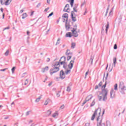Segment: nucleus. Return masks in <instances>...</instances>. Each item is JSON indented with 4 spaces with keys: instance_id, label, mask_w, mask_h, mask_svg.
<instances>
[{
    "instance_id": "obj_58",
    "label": "nucleus",
    "mask_w": 126,
    "mask_h": 126,
    "mask_svg": "<svg viewBox=\"0 0 126 126\" xmlns=\"http://www.w3.org/2000/svg\"><path fill=\"white\" fill-rule=\"evenodd\" d=\"M86 13H87V9H86V10L84 13V15H85V14H86Z\"/></svg>"
},
{
    "instance_id": "obj_2",
    "label": "nucleus",
    "mask_w": 126,
    "mask_h": 126,
    "mask_svg": "<svg viewBox=\"0 0 126 126\" xmlns=\"http://www.w3.org/2000/svg\"><path fill=\"white\" fill-rule=\"evenodd\" d=\"M60 70V62H56L54 65L53 67L50 70L51 75H53V73H56Z\"/></svg>"
},
{
    "instance_id": "obj_47",
    "label": "nucleus",
    "mask_w": 126,
    "mask_h": 126,
    "mask_svg": "<svg viewBox=\"0 0 126 126\" xmlns=\"http://www.w3.org/2000/svg\"><path fill=\"white\" fill-rule=\"evenodd\" d=\"M75 7H73V10L75 12H77V10L75 9Z\"/></svg>"
},
{
    "instance_id": "obj_4",
    "label": "nucleus",
    "mask_w": 126,
    "mask_h": 126,
    "mask_svg": "<svg viewBox=\"0 0 126 126\" xmlns=\"http://www.w3.org/2000/svg\"><path fill=\"white\" fill-rule=\"evenodd\" d=\"M107 85V82H105V84L103 85L102 87V94L103 95V100H105L106 99H107V94H108V89H105L106 88V86Z\"/></svg>"
},
{
    "instance_id": "obj_30",
    "label": "nucleus",
    "mask_w": 126,
    "mask_h": 126,
    "mask_svg": "<svg viewBox=\"0 0 126 126\" xmlns=\"http://www.w3.org/2000/svg\"><path fill=\"white\" fill-rule=\"evenodd\" d=\"M106 126H111V122L110 121H106Z\"/></svg>"
},
{
    "instance_id": "obj_36",
    "label": "nucleus",
    "mask_w": 126,
    "mask_h": 126,
    "mask_svg": "<svg viewBox=\"0 0 126 126\" xmlns=\"http://www.w3.org/2000/svg\"><path fill=\"white\" fill-rule=\"evenodd\" d=\"M51 114H52V111L48 110L47 111V115H48V116H50V115H51Z\"/></svg>"
},
{
    "instance_id": "obj_29",
    "label": "nucleus",
    "mask_w": 126,
    "mask_h": 126,
    "mask_svg": "<svg viewBox=\"0 0 126 126\" xmlns=\"http://www.w3.org/2000/svg\"><path fill=\"white\" fill-rule=\"evenodd\" d=\"M95 105V99H94L91 104V107H93Z\"/></svg>"
},
{
    "instance_id": "obj_18",
    "label": "nucleus",
    "mask_w": 126,
    "mask_h": 126,
    "mask_svg": "<svg viewBox=\"0 0 126 126\" xmlns=\"http://www.w3.org/2000/svg\"><path fill=\"white\" fill-rule=\"evenodd\" d=\"M58 116H59V113L58 112H55L52 115L53 118H55V119H57V118H58Z\"/></svg>"
},
{
    "instance_id": "obj_27",
    "label": "nucleus",
    "mask_w": 126,
    "mask_h": 126,
    "mask_svg": "<svg viewBox=\"0 0 126 126\" xmlns=\"http://www.w3.org/2000/svg\"><path fill=\"white\" fill-rule=\"evenodd\" d=\"M114 90L118 91V84H115L114 85Z\"/></svg>"
},
{
    "instance_id": "obj_48",
    "label": "nucleus",
    "mask_w": 126,
    "mask_h": 126,
    "mask_svg": "<svg viewBox=\"0 0 126 126\" xmlns=\"http://www.w3.org/2000/svg\"><path fill=\"white\" fill-rule=\"evenodd\" d=\"M109 10V8H108L106 10V14H105V16H107V14L108 13V11Z\"/></svg>"
},
{
    "instance_id": "obj_17",
    "label": "nucleus",
    "mask_w": 126,
    "mask_h": 126,
    "mask_svg": "<svg viewBox=\"0 0 126 126\" xmlns=\"http://www.w3.org/2000/svg\"><path fill=\"white\" fill-rule=\"evenodd\" d=\"M12 0H6V1H5V5H9L10 4V2H11Z\"/></svg>"
},
{
    "instance_id": "obj_7",
    "label": "nucleus",
    "mask_w": 126,
    "mask_h": 126,
    "mask_svg": "<svg viewBox=\"0 0 126 126\" xmlns=\"http://www.w3.org/2000/svg\"><path fill=\"white\" fill-rule=\"evenodd\" d=\"M93 98V96L92 95V94H90L88 95L86 98L85 101H84V102H83L82 106H83V105H85V104H86L87 102H88L89 101H90V100H91V99H92Z\"/></svg>"
},
{
    "instance_id": "obj_23",
    "label": "nucleus",
    "mask_w": 126,
    "mask_h": 126,
    "mask_svg": "<svg viewBox=\"0 0 126 126\" xmlns=\"http://www.w3.org/2000/svg\"><path fill=\"white\" fill-rule=\"evenodd\" d=\"M23 17H22V19H24L25 18H26L27 16V14L26 13H25L24 14H23Z\"/></svg>"
},
{
    "instance_id": "obj_39",
    "label": "nucleus",
    "mask_w": 126,
    "mask_h": 126,
    "mask_svg": "<svg viewBox=\"0 0 126 126\" xmlns=\"http://www.w3.org/2000/svg\"><path fill=\"white\" fill-rule=\"evenodd\" d=\"M28 84V79H27L25 81V85H27Z\"/></svg>"
},
{
    "instance_id": "obj_59",
    "label": "nucleus",
    "mask_w": 126,
    "mask_h": 126,
    "mask_svg": "<svg viewBox=\"0 0 126 126\" xmlns=\"http://www.w3.org/2000/svg\"><path fill=\"white\" fill-rule=\"evenodd\" d=\"M113 12V11L111 10L109 13V15H112V13Z\"/></svg>"
},
{
    "instance_id": "obj_9",
    "label": "nucleus",
    "mask_w": 126,
    "mask_h": 126,
    "mask_svg": "<svg viewBox=\"0 0 126 126\" xmlns=\"http://www.w3.org/2000/svg\"><path fill=\"white\" fill-rule=\"evenodd\" d=\"M76 30H77V29L76 28H73L71 30L74 37H78V32H76Z\"/></svg>"
},
{
    "instance_id": "obj_42",
    "label": "nucleus",
    "mask_w": 126,
    "mask_h": 126,
    "mask_svg": "<svg viewBox=\"0 0 126 126\" xmlns=\"http://www.w3.org/2000/svg\"><path fill=\"white\" fill-rule=\"evenodd\" d=\"M114 50H117L118 49V46H117V44H115L114 46Z\"/></svg>"
},
{
    "instance_id": "obj_57",
    "label": "nucleus",
    "mask_w": 126,
    "mask_h": 126,
    "mask_svg": "<svg viewBox=\"0 0 126 126\" xmlns=\"http://www.w3.org/2000/svg\"><path fill=\"white\" fill-rule=\"evenodd\" d=\"M50 1H51V0H47V3H48V4H50Z\"/></svg>"
},
{
    "instance_id": "obj_35",
    "label": "nucleus",
    "mask_w": 126,
    "mask_h": 126,
    "mask_svg": "<svg viewBox=\"0 0 126 126\" xmlns=\"http://www.w3.org/2000/svg\"><path fill=\"white\" fill-rule=\"evenodd\" d=\"M60 110H63V109H64V105H62L60 106Z\"/></svg>"
},
{
    "instance_id": "obj_22",
    "label": "nucleus",
    "mask_w": 126,
    "mask_h": 126,
    "mask_svg": "<svg viewBox=\"0 0 126 126\" xmlns=\"http://www.w3.org/2000/svg\"><path fill=\"white\" fill-rule=\"evenodd\" d=\"M41 98H42L41 96H39L35 100V103H38V102L40 101V100H41Z\"/></svg>"
},
{
    "instance_id": "obj_25",
    "label": "nucleus",
    "mask_w": 126,
    "mask_h": 126,
    "mask_svg": "<svg viewBox=\"0 0 126 126\" xmlns=\"http://www.w3.org/2000/svg\"><path fill=\"white\" fill-rule=\"evenodd\" d=\"M116 63H117V58H114L113 59V63L114 66H116Z\"/></svg>"
},
{
    "instance_id": "obj_40",
    "label": "nucleus",
    "mask_w": 126,
    "mask_h": 126,
    "mask_svg": "<svg viewBox=\"0 0 126 126\" xmlns=\"http://www.w3.org/2000/svg\"><path fill=\"white\" fill-rule=\"evenodd\" d=\"M54 14V12H51L48 16V18H49V17H51V16H52V15H53Z\"/></svg>"
},
{
    "instance_id": "obj_49",
    "label": "nucleus",
    "mask_w": 126,
    "mask_h": 126,
    "mask_svg": "<svg viewBox=\"0 0 126 126\" xmlns=\"http://www.w3.org/2000/svg\"><path fill=\"white\" fill-rule=\"evenodd\" d=\"M6 69H7V68L0 69V71H5V70H6Z\"/></svg>"
},
{
    "instance_id": "obj_15",
    "label": "nucleus",
    "mask_w": 126,
    "mask_h": 126,
    "mask_svg": "<svg viewBox=\"0 0 126 126\" xmlns=\"http://www.w3.org/2000/svg\"><path fill=\"white\" fill-rule=\"evenodd\" d=\"M65 54L66 56H72V53H71L70 50H69V49L67 50Z\"/></svg>"
},
{
    "instance_id": "obj_52",
    "label": "nucleus",
    "mask_w": 126,
    "mask_h": 126,
    "mask_svg": "<svg viewBox=\"0 0 126 126\" xmlns=\"http://www.w3.org/2000/svg\"><path fill=\"white\" fill-rule=\"evenodd\" d=\"M88 75V72H86V74H85V78H86V77Z\"/></svg>"
},
{
    "instance_id": "obj_21",
    "label": "nucleus",
    "mask_w": 126,
    "mask_h": 126,
    "mask_svg": "<svg viewBox=\"0 0 126 126\" xmlns=\"http://www.w3.org/2000/svg\"><path fill=\"white\" fill-rule=\"evenodd\" d=\"M50 101H51V100L49 98L47 99L46 100H45V102L44 103V105L45 106H47V105H48V104H49V102H50Z\"/></svg>"
},
{
    "instance_id": "obj_20",
    "label": "nucleus",
    "mask_w": 126,
    "mask_h": 126,
    "mask_svg": "<svg viewBox=\"0 0 126 126\" xmlns=\"http://www.w3.org/2000/svg\"><path fill=\"white\" fill-rule=\"evenodd\" d=\"M109 26H110V25L109 24V22H108L107 24L106 25V30H105L106 34H107V33H108V29H109Z\"/></svg>"
},
{
    "instance_id": "obj_41",
    "label": "nucleus",
    "mask_w": 126,
    "mask_h": 126,
    "mask_svg": "<svg viewBox=\"0 0 126 126\" xmlns=\"http://www.w3.org/2000/svg\"><path fill=\"white\" fill-rule=\"evenodd\" d=\"M49 9H50V7H47V8H45L44 10V12H47V11H48V10Z\"/></svg>"
},
{
    "instance_id": "obj_10",
    "label": "nucleus",
    "mask_w": 126,
    "mask_h": 126,
    "mask_svg": "<svg viewBox=\"0 0 126 126\" xmlns=\"http://www.w3.org/2000/svg\"><path fill=\"white\" fill-rule=\"evenodd\" d=\"M115 93L116 92H115V90L112 89L110 91V98H111V99L115 98Z\"/></svg>"
},
{
    "instance_id": "obj_62",
    "label": "nucleus",
    "mask_w": 126,
    "mask_h": 126,
    "mask_svg": "<svg viewBox=\"0 0 126 126\" xmlns=\"http://www.w3.org/2000/svg\"><path fill=\"white\" fill-rule=\"evenodd\" d=\"M52 83H50L49 84H48V86H52Z\"/></svg>"
},
{
    "instance_id": "obj_16",
    "label": "nucleus",
    "mask_w": 126,
    "mask_h": 126,
    "mask_svg": "<svg viewBox=\"0 0 126 126\" xmlns=\"http://www.w3.org/2000/svg\"><path fill=\"white\" fill-rule=\"evenodd\" d=\"M63 18L66 19V23L67 22V18H68V15L67 13L64 14L63 16Z\"/></svg>"
},
{
    "instance_id": "obj_28",
    "label": "nucleus",
    "mask_w": 126,
    "mask_h": 126,
    "mask_svg": "<svg viewBox=\"0 0 126 126\" xmlns=\"http://www.w3.org/2000/svg\"><path fill=\"white\" fill-rule=\"evenodd\" d=\"M0 3L2 5L5 4V0H0Z\"/></svg>"
},
{
    "instance_id": "obj_46",
    "label": "nucleus",
    "mask_w": 126,
    "mask_h": 126,
    "mask_svg": "<svg viewBox=\"0 0 126 126\" xmlns=\"http://www.w3.org/2000/svg\"><path fill=\"white\" fill-rule=\"evenodd\" d=\"M112 69H113V67H111V68L109 67L108 70L109 71H112Z\"/></svg>"
},
{
    "instance_id": "obj_1",
    "label": "nucleus",
    "mask_w": 126,
    "mask_h": 126,
    "mask_svg": "<svg viewBox=\"0 0 126 126\" xmlns=\"http://www.w3.org/2000/svg\"><path fill=\"white\" fill-rule=\"evenodd\" d=\"M101 115V108H98L94 111V114L93 115L91 120L92 121H94L95 117H96V121L97 122V126H105V123L102 124V119H100V116Z\"/></svg>"
},
{
    "instance_id": "obj_45",
    "label": "nucleus",
    "mask_w": 126,
    "mask_h": 126,
    "mask_svg": "<svg viewBox=\"0 0 126 126\" xmlns=\"http://www.w3.org/2000/svg\"><path fill=\"white\" fill-rule=\"evenodd\" d=\"M27 35H28V36H30V32L28 31L27 32Z\"/></svg>"
},
{
    "instance_id": "obj_33",
    "label": "nucleus",
    "mask_w": 126,
    "mask_h": 126,
    "mask_svg": "<svg viewBox=\"0 0 126 126\" xmlns=\"http://www.w3.org/2000/svg\"><path fill=\"white\" fill-rule=\"evenodd\" d=\"M14 70H15V67H13L11 69L12 73H14Z\"/></svg>"
},
{
    "instance_id": "obj_32",
    "label": "nucleus",
    "mask_w": 126,
    "mask_h": 126,
    "mask_svg": "<svg viewBox=\"0 0 126 126\" xmlns=\"http://www.w3.org/2000/svg\"><path fill=\"white\" fill-rule=\"evenodd\" d=\"M60 41H61V38H58L57 40V41L56 43V46H57V45H59L60 44Z\"/></svg>"
},
{
    "instance_id": "obj_34",
    "label": "nucleus",
    "mask_w": 126,
    "mask_h": 126,
    "mask_svg": "<svg viewBox=\"0 0 126 126\" xmlns=\"http://www.w3.org/2000/svg\"><path fill=\"white\" fill-rule=\"evenodd\" d=\"M9 54V50H7L6 52L4 53L5 56H8Z\"/></svg>"
},
{
    "instance_id": "obj_64",
    "label": "nucleus",
    "mask_w": 126,
    "mask_h": 126,
    "mask_svg": "<svg viewBox=\"0 0 126 126\" xmlns=\"http://www.w3.org/2000/svg\"><path fill=\"white\" fill-rule=\"evenodd\" d=\"M36 126L34 123L32 124L31 126Z\"/></svg>"
},
{
    "instance_id": "obj_43",
    "label": "nucleus",
    "mask_w": 126,
    "mask_h": 126,
    "mask_svg": "<svg viewBox=\"0 0 126 126\" xmlns=\"http://www.w3.org/2000/svg\"><path fill=\"white\" fill-rule=\"evenodd\" d=\"M102 82H100L99 84H98V86H99V87H101V86H102Z\"/></svg>"
},
{
    "instance_id": "obj_31",
    "label": "nucleus",
    "mask_w": 126,
    "mask_h": 126,
    "mask_svg": "<svg viewBox=\"0 0 126 126\" xmlns=\"http://www.w3.org/2000/svg\"><path fill=\"white\" fill-rule=\"evenodd\" d=\"M72 55H68L67 57V61H69L71 59Z\"/></svg>"
},
{
    "instance_id": "obj_38",
    "label": "nucleus",
    "mask_w": 126,
    "mask_h": 126,
    "mask_svg": "<svg viewBox=\"0 0 126 126\" xmlns=\"http://www.w3.org/2000/svg\"><path fill=\"white\" fill-rule=\"evenodd\" d=\"M60 93H61V91H59L58 93H57L56 96L57 97H60Z\"/></svg>"
},
{
    "instance_id": "obj_56",
    "label": "nucleus",
    "mask_w": 126,
    "mask_h": 126,
    "mask_svg": "<svg viewBox=\"0 0 126 126\" xmlns=\"http://www.w3.org/2000/svg\"><path fill=\"white\" fill-rule=\"evenodd\" d=\"M46 62H47L48 63H49V62H50V58H48L47 60H46Z\"/></svg>"
},
{
    "instance_id": "obj_3",
    "label": "nucleus",
    "mask_w": 126,
    "mask_h": 126,
    "mask_svg": "<svg viewBox=\"0 0 126 126\" xmlns=\"http://www.w3.org/2000/svg\"><path fill=\"white\" fill-rule=\"evenodd\" d=\"M119 89L120 93L123 95L126 94L125 91H126V87L125 85V84L123 82H120L119 86Z\"/></svg>"
},
{
    "instance_id": "obj_19",
    "label": "nucleus",
    "mask_w": 126,
    "mask_h": 126,
    "mask_svg": "<svg viewBox=\"0 0 126 126\" xmlns=\"http://www.w3.org/2000/svg\"><path fill=\"white\" fill-rule=\"evenodd\" d=\"M65 28L66 30L68 31L69 30V28H70V26L67 24V22L65 23Z\"/></svg>"
},
{
    "instance_id": "obj_26",
    "label": "nucleus",
    "mask_w": 126,
    "mask_h": 126,
    "mask_svg": "<svg viewBox=\"0 0 126 126\" xmlns=\"http://www.w3.org/2000/svg\"><path fill=\"white\" fill-rule=\"evenodd\" d=\"M70 34V32H67L65 35L66 37H69L70 38L71 37V34Z\"/></svg>"
},
{
    "instance_id": "obj_53",
    "label": "nucleus",
    "mask_w": 126,
    "mask_h": 126,
    "mask_svg": "<svg viewBox=\"0 0 126 126\" xmlns=\"http://www.w3.org/2000/svg\"><path fill=\"white\" fill-rule=\"evenodd\" d=\"M29 113H30V111H28L26 113V116H28L29 115Z\"/></svg>"
},
{
    "instance_id": "obj_6",
    "label": "nucleus",
    "mask_w": 126,
    "mask_h": 126,
    "mask_svg": "<svg viewBox=\"0 0 126 126\" xmlns=\"http://www.w3.org/2000/svg\"><path fill=\"white\" fill-rule=\"evenodd\" d=\"M59 62H60L59 63L60 65L61 64V65H63V67L65 69V68H66V66L67 65V64H66V63H65V57H61Z\"/></svg>"
},
{
    "instance_id": "obj_51",
    "label": "nucleus",
    "mask_w": 126,
    "mask_h": 126,
    "mask_svg": "<svg viewBox=\"0 0 126 126\" xmlns=\"http://www.w3.org/2000/svg\"><path fill=\"white\" fill-rule=\"evenodd\" d=\"M8 29H9V27H6V28H5L3 29V30H8Z\"/></svg>"
},
{
    "instance_id": "obj_24",
    "label": "nucleus",
    "mask_w": 126,
    "mask_h": 126,
    "mask_svg": "<svg viewBox=\"0 0 126 126\" xmlns=\"http://www.w3.org/2000/svg\"><path fill=\"white\" fill-rule=\"evenodd\" d=\"M75 45H76L75 43L72 42L71 43V49H74V48L75 47Z\"/></svg>"
},
{
    "instance_id": "obj_50",
    "label": "nucleus",
    "mask_w": 126,
    "mask_h": 126,
    "mask_svg": "<svg viewBox=\"0 0 126 126\" xmlns=\"http://www.w3.org/2000/svg\"><path fill=\"white\" fill-rule=\"evenodd\" d=\"M85 126H90V124L89 123H86Z\"/></svg>"
},
{
    "instance_id": "obj_60",
    "label": "nucleus",
    "mask_w": 126,
    "mask_h": 126,
    "mask_svg": "<svg viewBox=\"0 0 126 126\" xmlns=\"http://www.w3.org/2000/svg\"><path fill=\"white\" fill-rule=\"evenodd\" d=\"M74 2V0H71L70 1V3H73Z\"/></svg>"
},
{
    "instance_id": "obj_13",
    "label": "nucleus",
    "mask_w": 126,
    "mask_h": 126,
    "mask_svg": "<svg viewBox=\"0 0 126 126\" xmlns=\"http://www.w3.org/2000/svg\"><path fill=\"white\" fill-rule=\"evenodd\" d=\"M49 70V66H46L45 67L42 68L41 69V72L43 73L46 72V71H48Z\"/></svg>"
},
{
    "instance_id": "obj_11",
    "label": "nucleus",
    "mask_w": 126,
    "mask_h": 126,
    "mask_svg": "<svg viewBox=\"0 0 126 126\" xmlns=\"http://www.w3.org/2000/svg\"><path fill=\"white\" fill-rule=\"evenodd\" d=\"M63 11H64L65 12H69V4H67L65 5Z\"/></svg>"
},
{
    "instance_id": "obj_55",
    "label": "nucleus",
    "mask_w": 126,
    "mask_h": 126,
    "mask_svg": "<svg viewBox=\"0 0 126 126\" xmlns=\"http://www.w3.org/2000/svg\"><path fill=\"white\" fill-rule=\"evenodd\" d=\"M34 14V11H32L31 14V16H32Z\"/></svg>"
},
{
    "instance_id": "obj_61",
    "label": "nucleus",
    "mask_w": 126,
    "mask_h": 126,
    "mask_svg": "<svg viewBox=\"0 0 126 126\" xmlns=\"http://www.w3.org/2000/svg\"><path fill=\"white\" fill-rule=\"evenodd\" d=\"M74 28H76V29H77V25H75V26H74Z\"/></svg>"
},
{
    "instance_id": "obj_37",
    "label": "nucleus",
    "mask_w": 126,
    "mask_h": 126,
    "mask_svg": "<svg viewBox=\"0 0 126 126\" xmlns=\"http://www.w3.org/2000/svg\"><path fill=\"white\" fill-rule=\"evenodd\" d=\"M70 90H71L70 87H67L66 91H67L68 92H69L70 91Z\"/></svg>"
},
{
    "instance_id": "obj_8",
    "label": "nucleus",
    "mask_w": 126,
    "mask_h": 126,
    "mask_svg": "<svg viewBox=\"0 0 126 126\" xmlns=\"http://www.w3.org/2000/svg\"><path fill=\"white\" fill-rule=\"evenodd\" d=\"M98 98L99 101H104V102L107 101V95L106 99L105 100H104V95L103 94V92H102V93L99 92V95H98Z\"/></svg>"
},
{
    "instance_id": "obj_63",
    "label": "nucleus",
    "mask_w": 126,
    "mask_h": 126,
    "mask_svg": "<svg viewBox=\"0 0 126 126\" xmlns=\"http://www.w3.org/2000/svg\"><path fill=\"white\" fill-rule=\"evenodd\" d=\"M16 125H18V123H16L14 124V126H16Z\"/></svg>"
},
{
    "instance_id": "obj_54",
    "label": "nucleus",
    "mask_w": 126,
    "mask_h": 126,
    "mask_svg": "<svg viewBox=\"0 0 126 126\" xmlns=\"http://www.w3.org/2000/svg\"><path fill=\"white\" fill-rule=\"evenodd\" d=\"M23 11H24V10L23 9H22L20 11V13H22L23 12Z\"/></svg>"
},
{
    "instance_id": "obj_5",
    "label": "nucleus",
    "mask_w": 126,
    "mask_h": 126,
    "mask_svg": "<svg viewBox=\"0 0 126 126\" xmlns=\"http://www.w3.org/2000/svg\"><path fill=\"white\" fill-rule=\"evenodd\" d=\"M75 60V57L73 58V60L71 61L69 64L68 65V67L69 69H67L65 70V72L66 74L68 73H70V69L72 68L73 66V63H74V61Z\"/></svg>"
},
{
    "instance_id": "obj_14",
    "label": "nucleus",
    "mask_w": 126,
    "mask_h": 126,
    "mask_svg": "<svg viewBox=\"0 0 126 126\" xmlns=\"http://www.w3.org/2000/svg\"><path fill=\"white\" fill-rule=\"evenodd\" d=\"M73 11L71 12V16L72 21H73V22H75V21H76V18L75 17V16H73Z\"/></svg>"
},
{
    "instance_id": "obj_44",
    "label": "nucleus",
    "mask_w": 126,
    "mask_h": 126,
    "mask_svg": "<svg viewBox=\"0 0 126 126\" xmlns=\"http://www.w3.org/2000/svg\"><path fill=\"white\" fill-rule=\"evenodd\" d=\"M98 88H100V87H99V86H98V85H96V86H95L94 89L96 90L98 89Z\"/></svg>"
},
{
    "instance_id": "obj_12",
    "label": "nucleus",
    "mask_w": 126,
    "mask_h": 126,
    "mask_svg": "<svg viewBox=\"0 0 126 126\" xmlns=\"http://www.w3.org/2000/svg\"><path fill=\"white\" fill-rule=\"evenodd\" d=\"M60 78H61V79H64V78H65V75L64 74L63 71H60Z\"/></svg>"
}]
</instances>
